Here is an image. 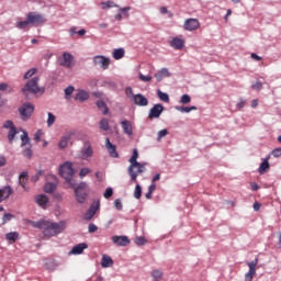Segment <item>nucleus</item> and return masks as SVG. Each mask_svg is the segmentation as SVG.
I'll use <instances>...</instances> for the list:
<instances>
[{"mask_svg":"<svg viewBox=\"0 0 281 281\" xmlns=\"http://www.w3.org/2000/svg\"><path fill=\"white\" fill-rule=\"evenodd\" d=\"M183 45H186V42L179 37H173L170 42V46L173 47V49H183Z\"/></svg>","mask_w":281,"mask_h":281,"instance_id":"nucleus-25","label":"nucleus"},{"mask_svg":"<svg viewBox=\"0 0 281 281\" xmlns=\"http://www.w3.org/2000/svg\"><path fill=\"white\" fill-rule=\"evenodd\" d=\"M79 157L81 159H89V157H93V148L89 140L83 142V147L80 150Z\"/></svg>","mask_w":281,"mask_h":281,"instance_id":"nucleus-10","label":"nucleus"},{"mask_svg":"<svg viewBox=\"0 0 281 281\" xmlns=\"http://www.w3.org/2000/svg\"><path fill=\"white\" fill-rule=\"evenodd\" d=\"M5 238L10 243H16V240H19V233H16V232L7 233Z\"/></svg>","mask_w":281,"mask_h":281,"instance_id":"nucleus-35","label":"nucleus"},{"mask_svg":"<svg viewBox=\"0 0 281 281\" xmlns=\"http://www.w3.org/2000/svg\"><path fill=\"white\" fill-rule=\"evenodd\" d=\"M19 113L21 115V120L23 122H27L34 114V104L26 102L22 106L19 108Z\"/></svg>","mask_w":281,"mask_h":281,"instance_id":"nucleus-6","label":"nucleus"},{"mask_svg":"<svg viewBox=\"0 0 281 281\" xmlns=\"http://www.w3.org/2000/svg\"><path fill=\"white\" fill-rule=\"evenodd\" d=\"M32 227H35L36 229H43V233L45 232L47 227V221L40 220L37 222H31Z\"/></svg>","mask_w":281,"mask_h":281,"instance_id":"nucleus-31","label":"nucleus"},{"mask_svg":"<svg viewBox=\"0 0 281 281\" xmlns=\"http://www.w3.org/2000/svg\"><path fill=\"white\" fill-rule=\"evenodd\" d=\"M166 135H168V130H160L157 134V142H161Z\"/></svg>","mask_w":281,"mask_h":281,"instance_id":"nucleus-51","label":"nucleus"},{"mask_svg":"<svg viewBox=\"0 0 281 281\" xmlns=\"http://www.w3.org/2000/svg\"><path fill=\"white\" fill-rule=\"evenodd\" d=\"M245 104H246V101H245V100H240V101L236 104V109H245Z\"/></svg>","mask_w":281,"mask_h":281,"instance_id":"nucleus-63","label":"nucleus"},{"mask_svg":"<svg viewBox=\"0 0 281 281\" xmlns=\"http://www.w3.org/2000/svg\"><path fill=\"white\" fill-rule=\"evenodd\" d=\"M12 218H14L13 214L4 213V215L2 217V225H5V223H10V221H12Z\"/></svg>","mask_w":281,"mask_h":281,"instance_id":"nucleus-48","label":"nucleus"},{"mask_svg":"<svg viewBox=\"0 0 281 281\" xmlns=\"http://www.w3.org/2000/svg\"><path fill=\"white\" fill-rule=\"evenodd\" d=\"M3 128H9L10 131H12V128H15L14 122H12L10 120L5 121L3 124Z\"/></svg>","mask_w":281,"mask_h":281,"instance_id":"nucleus-57","label":"nucleus"},{"mask_svg":"<svg viewBox=\"0 0 281 281\" xmlns=\"http://www.w3.org/2000/svg\"><path fill=\"white\" fill-rule=\"evenodd\" d=\"M54 122H56V116L52 112H48L47 126H54Z\"/></svg>","mask_w":281,"mask_h":281,"instance_id":"nucleus-49","label":"nucleus"},{"mask_svg":"<svg viewBox=\"0 0 281 281\" xmlns=\"http://www.w3.org/2000/svg\"><path fill=\"white\" fill-rule=\"evenodd\" d=\"M190 102H192V98L190 97V94H183L180 98V103L181 104H190Z\"/></svg>","mask_w":281,"mask_h":281,"instance_id":"nucleus-46","label":"nucleus"},{"mask_svg":"<svg viewBox=\"0 0 281 281\" xmlns=\"http://www.w3.org/2000/svg\"><path fill=\"white\" fill-rule=\"evenodd\" d=\"M48 179H50L52 182H46L44 190L47 192V194H52L56 192V188H58V178H56L54 175H50L48 176Z\"/></svg>","mask_w":281,"mask_h":281,"instance_id":"nucleus-11","label":"nucleus"},{"mask_svg":"<svg viewBox=\"0 0 281 281\" xmlns=\"http://www.w3.org/2000/svg\"><path fill=\"white\" fill-rule=\"evenodd\" d=\"M170 70H168V68H161L155 74V78L158 82H161L164 78H170Z\"/></svg>","mask_w":281,"mask_h":281,"instance_id":"nucleus-24","label":"nucleus"},{"mask_svg":"<svg viewBox=\"0 0 281 281\" xmlns=\"http://www.w3.org/2000/svg\"><path fill=\"white\" fill-rule=\"evenodd\" d=\"M89 245H87L86 243L78 244L72 247L69 254L72 256H80V254H82V251H85V249H87Z\"/></svg>","mask_w":281,"mask_h":281,"instance_id":"nucleus-21","label":"nucleus"},{"mask_svg":"<svg viewBox=\"0 0 281 281\" xmlns=\"http://www.w3.org/2000/svg\"><path fill=\"white\" fill-rule=\"evenodd\" d=\"M88 232L89 234H95V232H98V226L93 223H90L88 226Z\"/></svg>","mask_w":281,"mask_h":281,"instance_id":"nucleus-58","label":"nucleus"},{"mask_svg":"<svg viewBox=\"0 0 281 281\" xmlns=\"http://www.w3.org/2000/svg\"><path fill=\"white\" fill-rule=\"evenodd\" d=\"M111 64V59L109 57L97 55L93 57L94 67H100V69H109V65Z\"/></svg>","mask_w":281,"mask_h":281,"instance_id":"nucleus-7","label":"nucleus"},{"mask_svg":"<svg viewBox=\"0 0 281 281\" xmlns=\"http://www.w3.org/2000/svg\"><path fill=\"white\" fill-rule=\"evenodd\" d=\"M71 63H74V55L70 53H64L63 54V60L60 61L61 67H71Z\"/></svg>","mask_w":281,"mask_h":281,"instance_id":"nucleus-22","label":"nucleus"},{"mask_svg":"<svg viewBox=\"0 0 281 281\" xmlns=\"http://www.w3.org/2000/svg\"><path fill=\"white\" fill-rule=\"evenodd\" d=\"M95 104L98 109L102 111L103 115H106L109 113V106L106 105V102H104L103 100H98Z\"/></svg>","mask_w":281,"mask_h":281,"instance_id":"nucleus-32","label":"nucleus"},{"mask_svg":"<svg viewBox=\"0 0 281 281\" xmlns=\"http://www.w3.org/2000/svg\"><path fill=\"white\" fill-rule=\"evenodd\" d=\"M71 188L75 190V192H85V190H87V182H80L79 184H74V182H71Z\"/></svg>","mask_w":281,"mask_h":281,"instance_id":"nucleus-33","label":"nucleus"},{"mask_svg":"<svg viewBox=\"0 0 281 281\" xmlns=\"http://www.w3.org/2000/svg\"><path fill=\"white\" fill-rule=\"evenodd\" d=\"M100 210V203H92L85 214L86 221H91L95 216V212Z\"/></svg>","mask_w":281,"mask_h":281,"instance_id":"nucleus-19","label":"nucleus"},{"mask_svg":"<svg viewBox=\"0 0 281 281\" xmlns=\"http://www.w3.org/2000/svg\"><path fill=\"white\" fill-rule=\"evenodd\" d=\"M269 155H270V157H271V155H272V157H274L276 159H278V157H281V147L274 148Z\"/></svg>","mask_w":281,"mask_h":281,"instance_id":"nucleus-53","label":"nucleus"},{"mask_svg":"<svg viewBox=\"0 0 281 281\" xmlns=\"http://www.w3.org/2000/svg\"><path fill=\"white\" fill-rule=\"evenodd\" d=\"M36 71H38L37 68H31L29 69L25 74H24V80H30V78H32V76H34V74H36Z\"/></svg>","mask_w":281,"mask_h":281,"instance_id":"nucleus-43","label":"nucleus"},{"mask_svg":"<svg viewBox=\"0 0 281 281\" xmlns=\"http://www.w3.org/2000/svg\"><path fill=\"white\" fill-rule=\"evenodd\" d=\"M89 172H91V169H89V168H81V170H80V172H79V177H80V179H85V176L86 175H89Z\"/></svg>","mask_w":281,"mask_h":281,"instance_id":"nucleus-55","label":"nucleus"},{"mask_svg":"<svg viewBox=\"0 0 281 281\" xmlns=\"http://www.w3.org/2000/svg\"><path fill=\"white\" fill-rule=\"evenodd\" d=\"M19 179H20L19 180L20 186L23 187L25 191L30 190V188H26L25 186L27 183V171L21 172L19 176Z\"/></svg>","mask_w":281,"mask_h":281,"instance_id":"nucleus-30","label":"nucleus"},{"mask_svg":"<svg viewBox=\"0 0 281 281\" xmlns=\"http://www.w3.org/2000/svg\"><path fill=\"white\" fill-rule=\"evenodd\" d=\"M247 267H249L248 272L245 274V281L254 280V276H256V267H258V257H256L252 261H247Z\"/></svg>","mask_w":281,"mask_h":281,"instance_id":"nucleus-8","label":"nucleus"},{"mask_svg":"<svg viewBox=\"0 0 281 281\" xmlns=\"http://www.w3.org/2000/svg\"><path fill=\"white\" fill-rule=\"evenodd\" d=\"M16 135H19V131H16V127H12L11 130H9L8 139L10 144L14 143V137H16Z\"/></svg>","mask_w":281,"mask_h":281,"instance_id":"nucleus-34","label":"nucleus"},{"mask_svg":"<svg viewBox=\"0 0 281 281\" xmlns=\"http://www.w3.org/2000/svg\"><path fill=\"white\" fill-rule=\"evenodd\" d=\"M114 207L119 212H122L124 210V204L122 203V199L114 200Z\"/></svg>","mask_w":281,"mask_h":281,"instance_id":"nucleus-44","label":"nucleus"},{"mask_svg":"<svg viewBox=\"0 0 281 281\" xmlns=\"http://www.w3.org/2000/svg\"><path fill=\"white\" fill-rule=\"evenodd\" d=\"M21 147L23 148V146H27L24 150H23V155L24 157H26L27 159H32V142L30 140V136L27 134V132L25 130H22V135H21Z\"/></svg>","mask_w":281,"mask_h":281,"instance_id":"nucleus-5","label":"nucleus"},{"mask_svg":"<svg viewBox=\"0 0 281 281\" xmlns=\"http://www.w3.org/2000/svg\"><path fill=\"white\" fill-rule=\"evenodd\" d=\"M8 160L5 159V156H0V168H3V166H5Z\"/></svg>","mask_w":281,"mask_h":281,"instance_id":"nucleus-64","label":"nucleus"},{"mask_svg":"<svg viewBox=\"0 0 281 281\" xmlns=\"http://www.w3.org/2000/svg\"><path fill=\"white\" fill-rule=\"evenodd\" d=\"M157 95L162 102H170V95H168V93L157 90Z\"/></svg>","mask_w":281,"mask_h":281,"instance_id":"nucleus-40","label":"nucleus"},{"mask_svg":"<svg viewBox=\"0 0 281 281\" xmlns=\"http://www.w3.org/2000/svg\"><path fill=\"white\" fill-rule=\"evenodd\" d=\"M120 12H123V14L128 16V12H131V7L121 8Z\"/></svg>","mask_w":281,"mask_h":281,"instance_id":"nucleus-62","label":"nucleus"},{"mask_svg":"<svg viewBox=\"0 0 281 281\" xmlns=\"http://www.w3.org/2000/svg\"><path fill=\"white\" fill-rule=\"evenodd\" d=\"M89 98V92H87L86 90H78V93L75 97V100H77L78 102H85L87 101V99Z\"/></svg>","mask_w":281,"mask_h":281,"instance_id":"nucleus-29","label":"nucleus"},{"mask_svg":"<svg viewBox=\"0 0 281 281\" xmlns=\"http://www.w3.org/2000/svg\"><path fill=\"white\" fill-rule=\"evenodd\" d=\"M101 8H102V10H109L111 8H120V5H117L113 1L109 0V1L102 2Z\"/></svg>","mask_w":281,"mask_h":281,"instance_id":"nucleus-39","label":"nucleus"},{"mask_svg":"<svg viewBox=\"0 0 281 281\" xmlns=\"http://www.w3.org/2000/svg\"><path fill=\"white\" fill-rule=\"evenodd\" d=\"M151 278H154L155 281H159L164 278V272H161V270H154L151 271Z\"/></svg>","mask_w":281,"mask_h":281,"instance_id":"nucleus-42","label":"nucleus"},{"mask_svg":"<svg viewBox=\"0 0 281 281\" xmlns=\"http://www.w3.org/2000/svg\"><path fill=\"white\" fill-rule=\"evenodd\" d=\"M14 192L12 187L5 186L0 189V203H3L5 199H10V195Z\"/></svg>","mask_w":281,"mask_h":281,"instance_id":"nucleus-20","label":"nucleus"},{"mask_svg":"<svg viewBox=\"0 0 281 281\" xmlns=\"http://www.w3.org/2000/svg\"><path fill=\"white\" fill-rule=\"evenodd\" d=\"M30 25H32V23L30 22V20L26 18L25 21H19L15 24V27H18V30H25L26 27H29Z\"/></svg>","mask_w":281,"mask_h":281,"instance_id":"nucleus-38","label":"nucleus"},{"mask_svg":"<svg viewBox=\"0 0 281 281\" xmlns=\"http://www.w3.org/2000/svg\"><path fill=\"white\" fill-rule=\"evenodd\" d=\"M65 229H67L66 221H60L58 223L47 221L44 236L47 238H54V236H58V234H63Z\"/></svg>","mask_w":281,"mask_h":281,"instance_id":"nucleus-2","label":"nucleus"},{"mask_svg":"<svg viewBox=\"0 0 281 281\" xmlns=\"http://www.w3.org/2000/svg\"><path fill=\"white\" fill-rule=\"evenodd\" d=\"M137 157H139V151L135 148L133 149L132 157L128 160L130 167L127 168L131 181H137V177L142 175V172H146V164L137 161Z\"/></svg>","mask_w":281,"mask_h":281,"instance_id":"nucleus-1","label":"nucleus"},{"mask_svg":"<svg viewBox=\"0 0 281 281\" xmlns=\"http://www.w3.org/2000/svg\"><path fill=\"white\" fill-rule=\"evenodd\" d=\"M135 245H138V247H142L146 245V238L139 236L134 239Z\"/></svg>","mask_w":281,"mask_h":281,"instance_id":"nucleus-50","label":"nucleus"},{"mask_svg":"<svg viewBox=\"0 0 281 281\" xmlns=\"http://www.w3.org/2000/svg\"><path fill=\"white\" fill-rule=\"evenodd\" d=\"M121 126L125 135H133V125L131 124V121H122Z\"/></svg>","mask_w":281,"mask_h":281,"instance_id":"nucleus-26","label":"nucleus"},{"mask_svg":"<svg viewBox=\"0 0 281 281\" xmlns=\"http://www.w3.org/2000/svg\"><path fill=\"white\" fill-rule=\"evenodd\" d=\"M125 95L128 98V100H133V95H135V93H133V88L132 87H127L125 88Z\"/></svg>","mask_w":281,"mask_h":281,"instance_id":"nucleus-54","label":"nucleus"},{"mask_svg":"<svg viewBox=\"0 0 281 281\" xmlns=\"http://www.w3.org/2000/svg\"><path fill=\"white\" fill-rule=\"evenodd\" d=\"M112 243L116 245L117 247H127V245H131V239H128L127 236H113L112 237Z\"/></svg>","mask_w":281,"mask_h":281,"instance_id":"nucleus-16","label":"nucleus"},{"mask_svg":"<svg viewBox=\"0 0 281 281\" xmlns=\"http://www.w3.org/2000/svg\"><path fill=\"white\" fill-rule=\"evenodd\" d=\"M269 159H271V155H268L260 164L258 168L259 175H265V172H267L269 168H271V166L269 165Z\"/></svg>","mask_w":281,"mask_h":281,"instance_id":"nucleus-23","label":"nucleus"},{"mask_svg":"<svg viewBox=\"0 0 281 281\" xmlns=\"http://www.w3.org/2000/svg\"><path fill=\"white\" fill-rule=\"evenodd\" d=\"M43 135V132L41 130H38L35 134H34V139L35 142H41V136Z\"/></svg>","mask_w":281,"mask_h":281,"instance_id":"nucleus-60","label":"nucleus"},{"mask_svg":"<svg viewBox=\"0 0 281 281\" xmlns=\"http://www.w3.org/2000/svg\"><path fill=\"white\" fill-rule=\"evenodd\" d=\"M105 148L110 157H112L113 159H117V157H120V154L117 153V146L113 145V143H111V139L109 138L105 139Z\"/></svg>","mask_w":281,"mask_h":281,"instance_id":"nucleus-17","label":"nucleus"},{"mask_svg":"<svg viewBox=\"0 0 281 281\" xmlns=\"http://www.w3.org/2000/svg\"><path fill=\"white\" fill-rule=\"evenodd\" d=\"M41 175H43V171H38L35 176H33L31 178V180L36 183V181H38V179H41Z\"/></svg>","mask_w":281,"mask_h":281,"instance_id":"nucleus-61","label":"nucleus"},{"mask_svg":"<svg viewBox=\"0 0 281 281\" xmlns=\"http://www.w3.org/2000/svg\"><path fill=\"white\" fill-rule=\"evenodd\" d=\"M99 128L101 131H109L110 126H109V119H101L100 123H99Z\"/></svg>","mask_w":281,"mask_h":281,"instance_id":"nucleus-41","label":"nucleus"},{"mask_svg":"<svg viewBox=\"0 0 281 281\" xmlns=\"http://www.w3.org/2000/svg\"><path fill=\"white\" fill-rule=\"evenodd\" d=\"M74 135H76V132L70 131L67 132L59 140L58 143V148L60 150H65V148H67V146H69V142L71 140V137H74Z\"/></svg>","mask_w":281,"mask_h":281,"instance_id":"nucleus-14","label":"nucleus"},{"mask_svg":"<svg viewBox=\"0 0 281 281\" xmlns=\"http://www.w3.org/2000/svg\"><path fill=\"white\" fill-rule=\"evenodd\" d=\"M131 102H133V104L136 106H148V99L142 93L133 95Z\"/></svg>","mask_w":281,"mask_h":281,"instance_id":"nucleus-15","label":"nucleus"},{"mask_svg":"<svg viewBox=\"0 0 281 281\" xmlns=\"http://www.w3.org/2000/svg\"><path fill=\"white\" fill-rule=\"evenodd\" d=\"M134 199H142V186L139 184L135 186Z\"/></svg>","mask_w":281,"mask_h":281,"instance_id":"nucleus-45","label":"nucleus"},{"mask_svg":"<svg viewBox=\"0 0 281 281\" xmlns=\"http://www.w3.org/2000/svg\"><path fill=\"white\" fill-rule=\"evenodd\" d=\"M183 27L187 32H194V30L201 27V23L198 19L190 18L184 21Z\"/></svg>","mask_w":281,"mask_h":281,"instance_id":"nucleus-12","label":"nucleus"},{"mask_svg":"<svg viewBox=\"0 0 281 281\" xmlns=\"http://www.w3.org/2000/svg\"><path fill=\"white\" fill-rule=\"evenodd\" d=\"M251 89H254L255 91H260V89H262V81H256L255 83H252Z\"/></svg>","mask_w":281,"mask_h":281,"instance_id":"nucleus-56","label":"nucleus"},{"mask_svg":"<svg viewBox=\"0 0 281 281\" xmlns=\"http://www.w3.org/2000/svg\"><path fill=\"white\" fill-rule=\"evenodd\" d=\"M38 82H41L40 77H33L26 81L25 86L22 88L23 95L30 98V95H36L37 93H41V87L38 86Z\"/></svg>","mask_w":281,"mask_h":281,"instance_id":"nucleus-3","label":"nucleus"},{"mask_svg":"<svg viewBox=\"0 0 281 281\" xmlns=\"http://www.w3.org/2000/svg\"><path fill=\"white\" fill-rule=\"evenodd\" d=\"M104 199H111L113 196V188H108L103 193Z\"/></svg>","mask_w":281,"mask_h":281,"instance_id":"nucleus-59","label":"nucleus"},{"mask_svg":"<svg viewBox=\"0 0 281 281\" xmlns=\"http://www.w3.org/2000/svg\"><path fill=\"white\" fill-rule=\"evenodd\" d=\"M124 48H115L113 50V58L115 60H121V58H124Z\"/></svg>","mask_w":281,"mask_h":281,"instance_id":"nucleus-36","label":"nucleus"},{"mask_svg":"<svg viewBox=\"0 0 281 281\" xmlns=\"http://www.w3.org/2000/svg\"><path fill=\"white\" fill-rule=\"evenodd\" d=\"M138 78L139 80H142L143 82H150L153 80V76L150 75H143V74H139L138 75Z\"/></svg>","mask_w":281,"mask_h":281,"instance_id":"nucleus-52","label":"nucleus"},{"mask_svg":"<svg viewBox=\"0 0 281 281\" xmlns=\"http://www.w3.org/2000/svg\"><path fill=\"white\" fill-rule=\"evenodd\" d=\"M176 111H179L180 113H190L191 111H196V106H176Z\"/></svg>","mask_w":281,"mask_h":281,"instance_id":"nucleus-37","label":"nucleus"},{"mask_svg":"<svg viewBox=\"0 0 281 281\" xmlns=\"http://www.w3.org/2000/svg\"><path fill=\"white\" fill-rule=\"evenodd\" d=\"M101 267L103 269H109V267H113V259L108 255H103L101 259Z\"/></svg>","mask_w":281,"mask_h":281,"instance_id":"nucleus-28","label":"nucleus"},{"mask_svg":"<svg viewBox=\"0 0 281 281\" xmlns=\"http://www.w3.org/2000/svg\"><path fill=\"white\" fill-rule=\"evenodd\" d=\"M64 91L66 100H69V95H71L74 91H76V88H74V86H68Z\"/></svg>","mask_w":281,"mask_h":281,"instance_id":"nucleus-47","label":"nucleus"},{"mask_svg":"<svg viewBox=\"0 0 281 281\" xmlns=\"http://www.w3.org/2000/svg\"><path fill=\"white\" fill-rule=\"evenodd\" d=\"M27 20L31 22V25H41L45 23V16L36 12H30L27 14Z\"/></svg>","mask_w":281,"mask_h":281,"instance_id":"nucleus-13","label":"nucleus"},{"mask_svg":"<svg viewBox=\"0 0 281 281\" xmlns=\"http://www.w3.org/2000/svg\"><path fill=\"white\" fill-rule=\"evenodd\" d=\"M59 175L65 179L66 183H69V186L74 181V165L70 161H66L59 167Z\"/></svg>","mask_w":281,"mask_h":281,"instance_id":"nucleus-4","label":"nucleus"},{"mask_svg":"<svg viewBox=\"0 0 281 281\" xmlns=\"http://www.w3.org/2000/svg\"><path fill=\"white\" fill-rule=\"evenodd\" d=\"M35 203H37L42 210H47L49 205V198L46 194H38L35 196Z\"/></svg>","mask_w":281,"mask_h":281,"instance_id":"nucleus-18","label":"nucleus"},{"mask_svg":"<svg viewBox=\"0 0 281 281\" xmlns=\"http://www.w3.org/2000/svg\"><path fill=\"white\" fill-rule=\"evenodd\" d=\"M75 196H76V201L82 205V203H86L88 194H87V191L77 190L75 191Z\"/></svg>","mask_w":281,"mask_h":281,"instance_id":"nucleus-27","label":"nucleus"},{"mask_svg":"<svg viewBox=\"0 0 281 281\" xmlns=\"http://www.w3.org/2000/svg\"><path fill=\"white\" fill-rule=\"evenodd\" d=\"M164 105L161 103L154 104L153 108H150L148 112L149 120H159L161 117V114L164 113Z\"/></svg>","mask_w":281,"mask_h":281,"instance_id":"nucleus-9","label":"nucleus"}]
</instances>
